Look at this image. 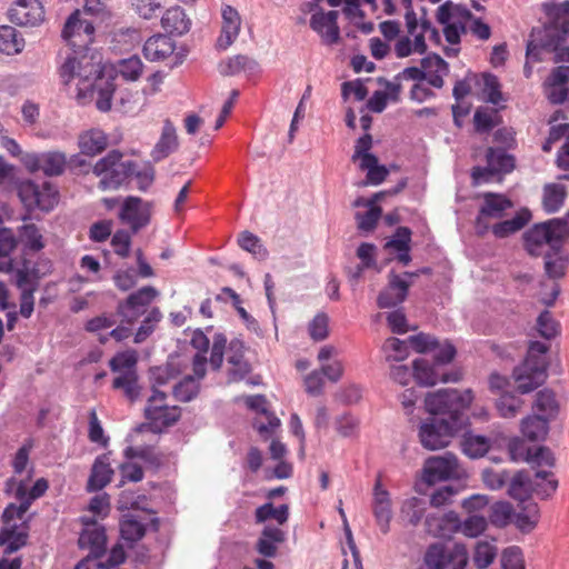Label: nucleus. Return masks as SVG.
I'll list each match as a JSON object with an SVG mask.
<instances>
[{
  "label": "nucleus",
  "mask_w": 569,
  "mask_h": 569,
  "mask_svg": "<svg viewBox=\"0 0 569 569\" xmlns=\"http://www.w3.org/2000/svg\"><path fill=\"white\" fill-rule=\"evenodd\" d=\"M462 429L458 422L446 418L432 417L420 426L419 439L423 448L439 450L450 443L451 438Z\"/></svg>",
  "instance_id": "nucleus-7"
},
{
  "label": "nucleus",
  "mask_w": 569,
  "mask_h": 569,
  "mask_svg": "<svg viewBox=\"0 0 569 569\" xmlns=\"http://www.w3.org/2000/svg\"><path fill=\"white\" fill-rule=\"evenodd\" d=\"M179 147L177 130L173 123L167 119L163 122L161 134L151 151L153 161L159 162L168 158Z\"/></svg>",
  "instance_id": "nucleus-23"
},
{
  "label": "nucleus",
  "mask_w": 569,
  "mask_h": 569,
  "mask_svg": "<svg viewBox=\"0 0 569 569\" xmlns=\"http://www.w3.org/2000/svg\"><path fill=\"white\" fill-rule=\"evenodd\" d=\"M530 218V211L528 209H521L512 219L495 224L492 232L498 238L508 237L522 229L529 222Z\"/></svg>",
  "instance_id": "nucleus-38"
},
{
  "label": "nucleus",
  "mask_w": 569,
  "mask_h": 569,
  "mask_svg": "<svg viewBox=\"0 0 569 569\" xmlns=\"http://www.w3.org/2000/svg\"><path fill=\"white\" fill-rule=\"evenodd\" d=\"M513 207L511 200L500 193L487 192L483 194V203L477 217V223L486 224L487 219H500L506 211Z\"/></svg>",
  "instance_id": "nucleus-20"
},
{
  "label": "nucleus",
  "mask_w": 569,
  "mask_h": 569,
  "mask_svg": "<svg viewBox=\"0 0 569 569\" xmlns=\"http://www.w3.org/2000/svg\"><path fill=\"white\" fill-rule=\"evenodd\" d=\"M158 295V290L150 286L129 295L117 307V313L121 317V321L132 327L141 316L147 315L148 307Z\"/></svg>",
  "instance_id": "nucleus-9"
},
{
  "label": "nucleus",
  "mask_w": 569,
  "mask_h": 569,
  "mask_svg": "<svg viewBox=\"0 0 569 569\" xmlns=\"http://www.w3.org/2000/svg\"><path fill=\"white\" fill-rule=\"evenodd\" d=\"M421 69L423 70V79L433 88L443 87V77L448 73V63L438 54H432L421 60Z\"/></svg>",
  "instance_id": "nucleus-26"
},
{
  "label": "nucleus",
  "mask_w": 569,
  "mask_h": 569,
  "mask_svg": "<svg viewBox=\"0 0 569 569\" xmlns=\"http://www.w3.org/2000/svg\"><path fill=\"white\" fill-rule=\"evenodd\" d=\"M547 351L548 346L543 342L530 343L525 361L513 370V379L520 393L531 392L546 381Z\"/></svg>",
  "instance_id": "nucleus-4"
},
{
  "label": "nucleus",
  "mask_w": 569,
  "mask_h": 569,
  "mask_svg": "<svg viewBox=\"0 0 569 569\" xmlns=\"http://www.w3.org/2000/svg\"><path fill=\"white\" fill-rule=\"evenodd\" d=\"M478 87L479 74L469 73L462 80L456 82L452 93L455 99L459 102Z\"/></svg>",
  "instance_id": "nucleus-63"
},
{
  "label": "nucleus",
  "mask_w": 569,
  "mask_h": 569,
  "mask_svg": "<svg viewBox=\"0 0 569 569\" xmlns=\"http://www.w3.org/2000/svg\"><path fill=\"white\" fill-rule=\"evenodd\" d=\"M458 460L451 453L433 456L426 460L422 479L428 485L448 480L459 475Z\"/></svg>",
  "instance_id": "nucleus-14"
},
{
  "label": "nucleus",
  "mask_w": 569,
  "mask_h": 569,
  "mask_svg": "<svg viewBox=\"0 0 569 569\" xmlns=\"http://www.w3.org/2000/svg\"><path fill=\"white\" fill-rule=\"evenodd\" d=\"M20 241L30 250L39 251L44 247L42 234L34 224H24L20 228Z\"/></svg>",
  "instance_id": "nucleus-60"
},
{
  "label": "nucleus",
  "mask_w": 569,
  "mask_h": 569,
  "mask_svg": "<svg viewBox=\"0 0 569 569\" xmlns=\"http://www.w3.org/2000/svg\"><path fill=\"white\" fill-rule=\"evenodd\" d=\"M566 233V224L558 220H551L531 228L525 233V246L531 256H545L556 253Z\"/></svg>",
  "instance_id": "nucleus-5"
},
{
  "label": "nucleus",
  "mask_w": 569,
  "mask_h": 569,
  "mask_svg": "<svg viewBox=\"0 0 569 569\" xmlns=\"http://www.w3.org/2000/svg\"><path fill=\"white\" fill-rule=\"evenodd\" d=\"M222 30L218 38V47L224 50L237 39L241 20L238 11L230 6H226L222 9Z\"/></svg>",
  "instance_id": "nucleus-24"
},
{
  "label": "nucleus",
  "mask_w": 569,
  "mask_h": 569,
  "mask_svg": "<svg viewBox=\"0 0 569 569\" xmlns=\"http://www.w3.org/2000/svg\"><path fill=\"white\" fill-rule=\"evenodd\" d=\"M138 362V353L133 349L117 353L109 362L110 369L113 372H129L136 371Z\"/></svg>",
  "instance_id": "nucleus-49"
},
{
  "label": "nucleus",
  "mask_w": 569,
  "mask_h": 569,
  "mask_svg": "<svg viewBox=\"0 0 569 569\" xmlns=\"http://www.w3.org/2000/svg\"><path fill=\"white\" fill-rule=\"evenodd\" d=\"M162 313L158 308L150 309L143 318L141 325L133 335V342L139 345L146 341L156 330L157 325L161 321Z\"/></svg>",
  "instance_id": "nucleus-42"
},
{
  "label": "nucleus",
  "mask_w": 569,
  "mask_h": 569,
  "mask_svg": "<svg viewBox=\"0 0 569 569\" xmlns=\"http://www.w3.org/2000/svg\"><path fill=\"white\" fill-rule=\"evenodd\" d=\"M8 16L16 24L34 27L44 20V9L39 0H17Z\"/></svg>",
  "instance_id": "nucleus-16"
},
{
  "label": "nucleus",
  "mask_w": 569,
  "mask_h": 569,
  "mask_svg": "<svg viewBox=\"0 0 569 569\" xmlns=\"http://www.w3.org/2000/svg\"><path fill=\"white\" fill-rule=\"evenodd\" d=\"M76 10L64 23L62 37L72 48L60 67L59 74L64 84L77 82L76 98L79 103L96 101L102 112L111 109L116 90L111 70L101 64L99 54H89V46L93 42L94 27L91 21L82 20Z\"/></svg>",
  "instance_id": "nucleus-1"
},
{
  "label": "nucleus",
  "mask_w": 569,
  "mask_h": 569,
  "mask_svg": "<svg viewBox=\"0 0 569 569\" xmlns=\"http://www.w3.org/2000/svg\"><path fill=\"white\" fill-rule=\"evenodd\" d=\"M134 168L136 164L132 161H123L122 154L112 150L94 164L93 173L100 177V189L113 190L133 176Z\"/></svg>",
  "instance_id": "nucleus-6"
},
{
  "label": "nucleus",
  "mask_w": 569,
  "mask_h": 569,
  "mask_svg": "<svg viewBox=\"0 0 569 569\" xmlns=\"http://www.w3.org/2000/svg\"><path fill=\"white\" fill-rule=\"evenodd\" d=\"M473 393L470 389H441L428 393L425 399L426 410L438 418H446L449 422H458L463 427V411L471 405Z\"/></svg>",
  "instance_id": "nucleus-3"
},
{
  "label": "nucleus",
  "mask_w": 569,
  "mask_h": 569,
  "mask_svg": "<svg viewBox=\"0 0 569 569\" xmlns=\"http://www.w3.org/2000/svg\"><path fill=\"white\" fill-rule=\"evenodd\" d=\"M174 50L172 40L163 34L150 37L143 46V54L150 61H159L169 57Z\"/></svg>",
  "instance_id": "nucleus-29"
},
{
  "label": "nucleus",
  "mask_w": 569,
  "mask_h": 569,
  "mask_svg": "<svg viewBox=\"0 0 569 569\" xmlns=\"http://www.w3.org/2000/svg\"><path fill=\"white\" fill-rule=\"evenodd\" d=\"M409 286L407 281L392 274L388 287L378 297V306L380 308H391L401 303L407 297Z\"/></svg>",
  "instance_id": "nucleus-25"
},
{
  "label": "nucleus",
  "mask_w": 569,
  "mask_h": 569,
  "mask_svg": "<svg viewBox=\"0 0 569 569\" xmlns=\"http://www.w3.org/2000/svg\"><path fill=\"white\" fill-rule=\"evenodd\" d=\"M446 549L443 545L440 543H433L431 545L425 555V563L428 569H446Z\"/></svg>",
  "instance_id": "nucleus-62"
},
{
  "label": "nucleus",
  "mask_w": 569,
  "mask_h": 569,
  "mask_svg": "<svg viewBox=\"0 0 569 569\" xmlns=\"http://www.w3.org/2000/svg\"><path fill=\"white\" fill-rule=\"evenodd\" d=\"M26 279L27 276L19 271L17 284L22 290L20 297V315L24 318H29L32 315L34 307V288L32 286H28Z\"/></svg>",
  "instance_id": "nucleus-47"
},
{
  "label": "nucleus",
  "mask_w": 569,
  "mask_h": 569,
  "mask_svg": "<svg viewBox=\"0 0 569 569\" xmlns=\"http://www.w3.org/2000/svg\"><path fill=\"white\" fill-rule=\"evenodd\" d=\"M533 492L542 499L550 497L558 487V481L551 471L540 470L535 472Z\"/></svg>",
  "instance_id": "nucleus-45"
},
{
  "label": "nucleus",
  "mask_w": 569,
  "mask_h": 569,
  "mask_svg": "<svg viewBox=\"0 0 569 569\" xmlns=\"http://www.w3.org/2000/svg\"><path fill=\"white\" fill-rule=\"evenodd\" d=\"M523 401L511 393H502L497 400V409L501 417L503 418H513L518 415Z\"/></svg>",
  "instance_id": "nucleus-57"
},
{
  "label": "nucleus",
  "mask_w": 569,
  "mask_h": 569,
  "mask_svg": "<svg viewBox=\"0 0 569 569\" xmlns=\"http://www.w3.org/2000/svg\"><path fill=\"white\" fill-rule=\"evenodd\" d=\"M142 61L138 56H132L119 61L117 72L127 81H136L142 73Z\"/></svg>",
  "instance_id": "nucleus-54"
},
{
  "label": "nucleus",
  "mask_w": 569,
  "mask_h": 569,
  "mask_svg": "<svg viewBox=\"0 0 569 569\" xmlns=\"http://www.w3.org/2000/svg\"><path fill=\"white\" fill-rule=\"evenodd\" d=\"M42 172L46 176H60L67 164V156L60 151L42 152Z\"/></svg>",
  "instance_id": "nucleus-44"
},
{
  "label": "nucleus",
  "mask_w": 569,
  "mask_h": 569,
  "mask_svg": "<svg viewBox=\"0 0 569 569\" xmlns=\"http://www.w3.org/2000/svg\"><path fill=\"white\" fill-rule=\"evenodd\" d=\"M413 378L420 386L431 387L439 381L457 382L460 380V375L458 372H440V367L437 366V363H431L427 359L419 358L413 361Z\"/></svg>",
  "instance_id": "nucleus-17"
},
{
  "label": "nucleus",
  "mask_w": 569,
  "mask_h": 569,
  "mask_svg": "<svg viewBox=\"0 0 569 569\" xmlns=\"http://www.w3.org/2000/svg\"><path fill=\"white\" fill-rule=\"evenodd\" d=\"M497 556V547L489 541H479L476 545L473 562L478 569H485L492 563Z\"/></svg>",
  "instance_id": "nucleus-52"
},
{
  "label": "nucleus",
  "mask_w": 569,
  "mask_h": 569,
  "mask_svg": "<svg viewBox=\"0 0 569 569\" xmlns=\"http://www.w3.org/2000/svg\"><path fill=\"white\" fill-rule=\"evenodd\" d=\"M446 569H465L468 563V550L462 543H455L446 549Z\"/></svg>",
  "instance_id": "nucleus-56"
},
{
  "label": "nucleus",
  "mask_w": 569,
  "mask_h": 569,
  "mask_svg": "<svg viewBox=\"0 0 569 569\" xmlns=\"http://www.w3.org/2000/svg\"><path fill=\"white\" fill-rule=\"evenodd\" d=\"M489 517L495 526L505 527L513 521V508L509 502H496L490 508Z\"/></svg>",
  "instance_id": "nucleus-58"
},
{
  "label": "nucleus",
  "mask_w": 569,
  "mask_h": 569,
  "mask_svg": "<svg viewBox=\"0 0 569 569\" xmlns=\"http://www.w3.org/2000/svg\"><path fill=\"white\" fill-rule=\"evenodd\" d=\"M112 387L114 389H122L130 400L136 399L139 395L136 371L119 373V376L114 378Z\"/></svg>",
  "instance_id": "nucleus-59"
},
{
  "label": "nucleus",
  "mask_w": 569,
  "mask_h": 569,
  "mask_svg": "<svg viewBox=\"0 0 569 569\" xmlns=\"http://www.w3.org/2000/svg\"><path fill=\"white\" fill-rule=\"evenodd\" d=\"M338 11L316 12L310 19V27L327 44L337 43L340 38V30L337 23Z\"/></svg>",
  "instance_id": "nucleus-19"
},
{
  "label": "nucleus",
  "mask_w": 569,
  "mask_h": 569,
  "mask_svg": "<svg viewBox=\"0 0 569 569\" xmlns=\"http://www.w3.org/2000/svg\"><path fill=\"white\" fill-rule=\"evenodd\" d=\"M29 479H17L7 481V491L19 501V505L10 503L3 511V529L0 536L1 545L6 546V552H14L26 545L27 531L24 515L33 500L40 498L48 489V481L44 478L38 479L32 487Z\"/></svg>",
  "instance_id": "nucleus-2"
},
{
  "label": "nucleus",
  "mask_w": 569,
  "mask_h": 569,
  "mask_svg": "<svg viewBox=\"0 0 569 569\" xmlns=\"http://www.w3.org/2000/svg\"><path fill=\"white\" fill-rule=\"evenodd\" d=\"M567 197V189L561 183H547L543 187L542 207L546 212L555 213L563 206Z\"/></svg>",
  "instance_id": "nucleus-35"
},
{
  "label": "nucleus",
  "mask_w": 569,
  "mask_h": 569,
  "mask_svg": "<svg viewBox=\"0 0 569 569\" xmlns=\"http://www.w3.org/2000/svg\"><path fill=\"white\" fill-rule=\"evenodd\" d=\"M188 363L179 356H170L164 366L156 367L150 370L152 389H159L170 380L176 379L187 368Z\"/></svg>",
  "instance_id": "nucleus-22"
},
{
  "label": "nucleus",
  "mask_w": 569,
  "mask_h": 569,
  "mask_svg": "<svg viewBox=\"0 0 569 569\" xmlns=\"http://www.w3.org/2000/svg\"><path fill=\"white\" fill-rule=\"evenodd\" d=\"M487 525L485 516L470 515L463 521L459 520L458 532L469 538H476L486 530Z\"/></svg>",
  "instance_id": "nucleus-53"
},
{
  "label": "nucleus",
  "mask_w": 569,
  "mask_h": 569,
  "mask_svg": "<svg viewBox=\"0 0 569 569\" xmlns=\"http://www.w3.org/2000/svg\"><path fill=\"white\" fill-rule=\"evenodd\" d=\"M459 516L455 511L432 512L426 516V531L436 538H450L458 532Z\"/></svg>",
  "instance_id": "nucleus-18"
},
{
  "label": "nucleus",
  "mask_w": 569,
  "mask_h": 569,
  "mask_svg": "<svg viewBox=\"0 0 569 569\" xmlns=\"http://www.w3.org/2000/svg\"><path fill=\"white\" fill-rule=\"evenodd\" d=\"M152 204L139 197H127L120 208L119 218L133 233L146 228L151 220Z\"/></svg>",
  "instance_id": "nucleus-12"
},
{
  "label": "nucleus",
  "mask_w": 569,
  "mask_h": 569,
  "mask_svg": "<svg viewBox=\"0 0 569 569\" xmlns=\"http://www.w3.org/2000/svg\"><path fill=\"white\" fill-rule=\"evenodd\" d=\"M239 246L253 254L257 259H264L267 257V250L260 242V239L249 231L242 232L238 238Z\"/></svg>",
  "instance_id": "nucleus-61"
},
{
  "label": "nucleus",
  "mask_w": 569,
  "mask_h": 569,
  "mask_svg": "<svg viewBox=\"0 0 569 569\" xmlns=\"http://www.w3.org/2000/svg\"><path fill=\"white\" fill-rule=\"evenodd\" d=\"M521 502L520 510L517 513L513 512V522L522 532H530L536 528L539 521V507L532 501Z\"/></svg>",
  "instance_id": "nucleus-31"
},
{
  "label": "nucleus",
  "mask_w": 569,
  "mask_h": 569,
  "mask_svg": "<svg viewBox=\"0 0 569 569\" xmlns=\"http://www.w3.org/2000/svg\"><path fill=\"white\" fill-rule=\"evenodd\" d=\"M207 358L201 355L192 357L193 376H186L172 388L174 398L178 401L189 402L199 393V381L206 376Z\"/></svg>",
  "instance_id": "nucleus-15"
},
{
  "label": "nucleus",
  "mask_w": 569,
  "mask_h": 569,
  "mask_svg": "<svg viewBox=\"0 0 569 569\" xmlns=\"http://www.w3.org/2000/svg\"><path fill=\"white\" fill-rule=\"evenodd\" d=\"M427 511V502L418 497L405 499L400 506V519L410 526H418Z\"/></svg>",
  "instance_id": "nucleus-32"
},
{
  "label": "nucleus",
  "mask_w": 569,
  "mask_h": 569,
  "mask_svg": "<svg viewBox=\"0 0 569 569\" xmlns=\"http://www.w3.org/2000/svg\"><path fill=\"white\" fill-rule=\"evenodd\" d=\"M160 412L146 417L154 431H161L163 428L174 425L180 418V408L177 406H167L159 409Z\"/></svg>",
  "instance_id": "nucleus-40"
},
{
  "label": "nucleus",
  "mask_w": 569,
  "mask_h": 569,
  "mask_svg": "<svg viewBox=\"0 0 569 569\" xmlns=\"http://www.w3.org/2000/svg\"><path fill=\"white\" fill-rule=\"evenodd\" d=\"M533 480L528 471H518L510 480L508 493L511 498L525 501L531 493H533Z\"/></svg>",
  "instance_id": "nucleus-34"
},
{
  "label": "nucleus",
  "mask_w": 569,
  "mask_h": 569,
  "mask_svg": "<svg viewBox=\"0 0 569 569\" xmlns=\"http://www.w3.org/2000/svg\"><path fill=\"white\" fill-rule=\"evenodd\" d=\"M487 166L472 169L475 184L491 181L499 173L510 172L515 167V159L502 149L489 148L487 151Z\"/></svg>",
  "instance_id": "nucleus-11"
},
{
  "label": "nucleus",
  "mask_w": 569,
  "mask_h": 569,
  "mask_svg": "<svg viewBox=\"0 0 569 569\" xmlns=\"http://www.w3.org/2000/svg\"><path fill=\"white\" fill-rule=\"evenodd\" d=\"M371 510L380 531L387 535L393 516L392 499L390 492L383 487L380 476L377 477L372 489Z\"/></svg>",
  "instance_id": "nucleus-13"
},
{
  "label": "nucleus",
  "mask_w": 569,
  "mask_h": 569,
  "mask_svg": "<svg viewBox=\"0 0 569 569\" xmlns=\"http://www.w3.org/2000/svg\"><path fill=\"white\" fill-rule=\"evenodd\" d=\"M121 537L128 541H137L144 536V526L133 515H124L120 522Z\"/></svg>",
  "instance_id": "nucleus-50"
},
{
  "label": "nucleus",
  "mask_w": 569,
  "mask_h": 569,
  "mask_svg": "<svg viewBox=\"0 0 569 569\" xmlns=\"http://www.w3.org/2000/svg\"><path fill=\"white\" fill-rule=\"evenodd\" d=\"M462 451L470 458L485 456L490 448V440L485 436L466 433L462 440Z\"/></svg>",
  "instance_id": "nucleus-41"
},
{
  "label": "nucleus",
  "mask_w": 569,
  "mask_h": 569,
  "mask_svg": "<svg viewBox=\"0 0 569 569\" xmlns=\"http://www.w3.org/2000/svg\"><path fill=\"white\" fill-rule=\"evenodd\" d=\"M37 208L42 211H50L58 203L59 193L50 182L38 184Z\"/></svg>",
  "instance_id": "nucleus-55"
},
{
  "label": "nucleus",
  "mask_w": 569,
  "mask_h": 569,
  "mask_svg": "<svg viewBox=\"0 0 569 569\" xmlns=\"http://www.w3.org/2000/svg\"><path fill=\"white\" fill-rule=\"evenodd\" d=\"M113 469L111 468L108 455L99 456L91 468L87 489L90 492L103 489L112 479Z\"/></svg>",
  "instance_id": "nucleus-28"
},
{
  "label": "nucleus",
  "mask_w": 569,
  "mask_h": 569,
  "mask_svg": "<svg viewBox=\"0 0 569 569\" xmlns=\"http://www.w3.org/2000/svg\"><path fill=\"white\" fill-rule=\"evenodd\" d=\"M227 361L230 382L243 380L251 371L250 363L243 357V345L240 341L230 342Z\"/></svg>",
  "instance_id": "nucleus-21"
},
{
  "label": "nucleus",
  "mask_w": 569,
  "mask_h": 569,
  "mask_svg": "<svg viewBox=\"0 0 569 569\" xmlns=\"http://www.w3.org/2000/svg\"><path fill=\"white\" fill-rule=\"evenodd\" d=\"M359 167L361 170H367V183L370 184L381 183L388 174L386 167L378 164L376 156H366L359 163Z\"/></svg>",
  "instance_id": "nucleus-48"
},
{
  "label": "nucleus",
  "mask_w": 569,
  "mask_h": 569,
  "mask_svg": "<svg viewBox=\"0 0 569 569\" xmlns=\"http://www.w3.org/2000/svg\"><path fill=\"white\" fill-rule=\"evenodd\" d=\"M559 406L555 393L550 390H542L537 393L532 406V415L546 418L551 421L558 415Z\"/></svg>",
  "instance_id": "nucleus-33"
},
{
  "label": "nucleus",
  "mask_w": 569,
  "mask_h": 569,
  "mask_svg": "<svg viewBox=\"0 0 569 569\" xmlns=\"http://www.w3.org/2000/svg\"><path fill=\"white\" fill-rule=\"evenodd\" d=\"M549 422L546 418L531 415L521 421V431L531 441L543 440L549 431Z\"/></svg>",
  "instance_id": "nucleus-36"
},
{
  "label": "nucleus",
  "mask_w": 569,
  "mask_h": 569,
  "mask_svg": "<svg viewBox=\"0 0 569 569\" xmlns=\"http://www.w3.org/2000/svg\"><path fill=\"white\" fill-rule=\"evenodd\" d=\"M78 147L82 154L94 157L106 150L108 137L100 129H89L79 134Z\"/></svg>",
  "instance_id": "nucleus-27"
},
{
  "label": "nucleus",
  "mask_w": 569,
  "mask_h": 569,
  "mask_svg": "<svg viewBox=\"0 0 569 569\" xmlns=\"http://www.w3.org/2000/svg\"><path fill=\"white\" fill-rule=\"evenodd\" d=\"M563 41V34L557 27H543L533 30L527 44V58L531 60H543L546 54L558 50Z\"/></svg>",
  "instance_id": "nucleus-10"
},
{
  "label": "nucleus",
  "mask_w": 569,
  "mask_h": 569,
  "mask_svg": "<svg viewBox=\"0 0 569 569\" xmlns=\"http://www.w3.org/2000/svg\"><path fill=\"white\" fill-rule=\"evenodd\" d=\"M161 27L168 33L181 36L189 31L190 20L181 8L172 7L161 17Z\"/></svg>",
  "instance_id": "nucleus-30"
},
{
  "label": "nucleus",
  "mask_w": 569,
  "mask_h": 569,
  "mask_svg": "<svg viewBox=\"0 0 569 569\" xmlns=\"http://www.w3.org/2000/svg\"><path fill=\"white\" fill-rule=\"evenodd\" d=\"M257 68V62L247 56H234L219 64V71L223 76H234L241 71H252Z\"/></svg>",
  "instance_id": "nucleus-43"
},
{
  "label": "nucleus",
  "mask_w": 569,
  "mask_h": 569,
  "mask_svg": "<svg viewBox=\"0 0 569 569\" xmlns=\"http://www.w3.org/2000/svg\"><path fill=\"white\" fill-rule=\"evenodd\" d=\"M288 517L289 508L287 505L274 507L272 503L268 502L256 510V520L259 523L264 522L268 519H274L279 525H283L287 522Z\"/></svg>",
  "instance_id": "nucleus-46"
},
{
  "label": "nucleus",
  "mask_w": 569,
  "mask_h": 569,
  "mask_svg": "<svg viewBox=\"0 0 569 569\" xmlns=\"http://www.w3.org/2000/svg\"><path fill=\"white\" fill-rule=\"evenodd\" d=\"M503 569H525L522 552L519 547L507 548L501 556Z\"/></svg>",
  "instance_id": "nucleus-64"
},
{
  "label": "nucleus",
  "mask_w": 569,
  "mask_h": 569,
  "mask_svg": "<svg viewBox=\"0 0 569 569\" xmlns=\"http://www.w3.org/2000/svg\"><path fill=\"white\" fill-rule=\"evenodd\" d=\"M409 342L407 340H400L398 338H388L382 349L386 353L387 360L389 361H402L409 356Z\"/></svg>",
  "instance_id": "nucleus-51"
},
{
  "label": "nucleus",
  "mask_w": 569,
  "mask_h": 569,
  "mask_svg": "<svg viewBox=\"0 0 569 569\" xmlns=\"http://www.w3.org/2000/svg\"><path fill=\"white\" fill-rule=\"evenodd\" d=\"M477 89L480 91L481 98L487 102L497 106L503 101L500 91V83L498 78L493 74L479 76V87Z\"/></svg>",
  "instance_id": "nucleus-39"
},
{
  "label": "nucleus",
  "mask_w": 569,
  "mask_h": 569,
  "mask_svg": "<svg viewBox=\"0 0 569 569\" xmlns=\"http://www.w3.org/2000/svg\"><path fill=\"white\" fill-rule=\"evenodd\" d=\"M86 528L79 537V546L90 549V555L80 561L74 569H107L98 558L102 555L106 547V533L102 527L86 521Z\"/></svg>",
  "instance_id": "nucleus-8"
},
{
  "label": "nucleus",
  "mask_w": 569,
  "mask_h": 569,
  "mask_svg": "<svg viewBox=\"0 0 569 569\" xmlns=\"http://www.w3.org/2000/svg\"><path fill=\"white\" fill-rule=\"evenodd\" d=\"M24 48V40L17 29L10 26H0V52L8 56L20 53Z\"/></svg>",
  "instance_id": "nucleus-37"
}]
</instances>
